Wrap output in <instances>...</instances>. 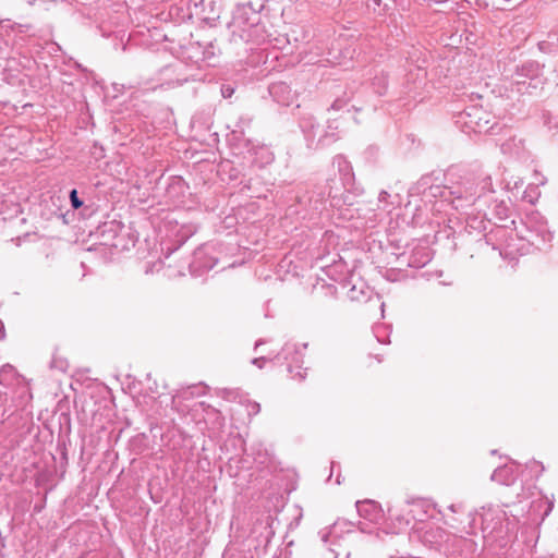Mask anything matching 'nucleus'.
Here are the masks:
<instances>
[{"instance_id": "1", "label": "nucleus", "mask_w": 558, "mask_h": 558, "mask_svg": "<svg viewBox=\"0 0 558 558\" xmlns=\"http://www.w3.org/2000/svg\"><path fill=\"white\" fill-rule=\"evenodd\" d=\"M493 193V182L489 175L476 177L470 172L460 173L450 170L446 174V184H432L430 177H423L412 187L410 195H423L424 201L440 198L450 203L457 210H464L472 206L481 209V204H486L487 197Z\"/></svg>"}, {"instance_id": "2", "label": "nucleus", "mask_w": 558, "mask_h": 558, "mask_svg": "<svg viewBox=\"0 0 558 558\" xmlns=\"http://www.w3.org/2000/svg\"><path fill=\"white\" fill-rule=\"evenodd\" d=\"M335 180H328L324 185H316L311 191L305 192L298 197V205L292 210L303 220H312L319 216L327 208V203L331 207H341L342 205H352L349 195L343 199L333 192Z\"/></svg>"}, {"instance_id": "3", "label": "nucleus", "mask_w": 558, "mask_h": 558, "mask_svg": "<svg viewBox=\"0 0 558 558\" xmlns=\"http://www.w3.org/2000/svg\"><path fill=\"white\" fill-rule=\"evenodd\" d=\"M544 65L537 61H525L515 65L507 78V90L518 96H535L543 90L546 84Z\"/></svg>"}, {"instance_id": "4", "label": "nucleus", "mask_w": 558, "mask_h": 558, "mask_svg": "<svg viewBox=\"0 0 558 558\" xmlns=\"http://www.w3.org/2000/svg\"><path fill=\"white\" fill-rule=\"evenodd\" d=\"M525 231L521 239L537 250H544L549 246L553 240V233L549 231L546 221L538 214H532L523 222Z\"/></svg>"}, {"instance_id": "5", "label": "nucleus", "mask_w": 558, "mask_h": 558, "mask_svg": "<svg viewBox=\"0 0 558 558\" xmlns=\"http://www.w3.org/2000/svg\"><path fill=\"white\" fill-rule=\"evenodd\" d=\"M482 518V532L486 543L497 542L500 539V546H505L504 542L505 530L502 522L506 513L499 507L482 508V512L478 513Z\"/></svg>"}, {"instance_id": "6", "label": "nucleus", "mask_w": 558, "mask_h": 558, "mask_svg": "<svg viewBox=\"0 0 558 558\" xmlns=\"http://www.w3.org/2000/svg\"><path fill=\"white\" fill-rule=\"evenodd\" d=\"M305 349L306 344L286 343L276 356L278 361L283 359L288 362V372L291 374V378L298 381L304 380L307 374L306 369L302 367Z\"/></svg>"}, {"instance_id": "7", "label": "nucleus", "mask_w": 558, "mask_h": 558, "mask_svg": "<svg viewBox=\"0 0 558 558\" xmlns=\"http://www.w3.org/2000/svg\"><path fill=\"white\" fill-rule=\"evenodd\" d=\"M263 7L258 4V8H255L252 2L238 5L233 12L232 24L243 32L257 27L260 22L259 11Z\"/></svg>"}, {"instance_id": "8", "label": "nucleus", "mask_w": 558, "mask_h": 558, "mask_svg": "<svg viewBox=\"0 0 558 558\" xmlns=\"http://www.w3.org/2000/svg\"><path fill=\"white\" fill-rule=\"evenodd\" d=\"M218 257L215 255L213 245H205L194 252L193 260L190 264V271L197 276L203 271L213 269L218 264Z\"/></svg>"}, {"instance_id": "9", "label": "nucleus", "mask_w": 558, "mask_h": 558, "mask_svg": "<svg viewBox=\"0 0 558 558\" xmlns=\"http://www.w3.org/2000/svg\"><path fill=\"white\" fill-rule=\"evenodd\" d=\"M487 116L482 108L471 107L460 113V119L471 131L482 133L490 129Z\"/></svg>"}, {"instance_id": "10", "label": "nucleus", "mask_w": 558, "mask_h": 558, "mask_svg": "<svg viewBox=\"0 0 558 558\" xmlns=\"http://www.w3.org/2000/svg\"><path fill=\"white\" fill-rule=\"evenodd\" d=\"M485 205L482 203L481 209L477 206H473L474 208L471 211L464 209L465 230L470 234L473 232L484 233L490 225V218H487L488 214L484 211Z\"/></svg>"}, {"instance_id": "11", "label": "nucleus", "mask_w": 558, "mask_h": 558, "mask_svg": "<svg viewBox=\"0 0 558 558\" xmlns=\"http://www.w3.org/2000/svg\"><path fill=\"white\" fill-rule=\"evenodd\" d=\"M276 519L270 514H265L257 519L253 525L252 534L256 535L258 546L267 547L275 535L274 522Z\"/></svg>"}, {"instance_id": "12", "label": "nucleus", "mask_w": 558, "mask_h": 558, "mask_svg": "<svg viewBox=\"0 0 558 558\" xmlns=\"http://www.w3.org/2000/svg\"><path fill=\"white\" fill-rule=\"evenodd\" d=\"M300 128L305 137L307 147H317V141L319 135H322L323 130L320 129V125L317 123L315 117L312 114H304L300 119Z\"/></svg>"}, {"instance_id": "13", "label": "nucleus", "mask_w": 558, "mask_h": 558, "mask_svg": "<svg viewBox=\"0 0 558 558\" xmlns=\"http://www.w3.org/2000/svg\"><path fill=\"white\" fill-rule=\"evenodd\" d=\"M518 474V466L514 463H510L497 468L490 478L501 485L510 486L517 481Z\"/></svg>"}, {"instance_id": "14", "label": "nucleus", "mask_w": 558, "mask_h": 558, "mask_svg": "<svg viewBox=\"0 0 558 558\" xmlns=\"http://www.w3.org/2000/svg\"><path fill=\"white\" fill-rule=\"evenodd\" d=\"M251 162L259 168L274 161L272 151L265 145H252L248 149Z\"/></svg>"}, {"instance_id": "15", "label": "nucleus", "mask_w": 558, "mask_h": 558, "mask_svg": "<svg viewBox=\"0 0 558 558\" xmlns=\"http://www.w3.org/2000/svg\"><path fill=\"white\" fill-rule=\"evenodd\" d=\"M269 94L280 105H290L293 100V92L291 87L284 82H276L269 86Z\"/></svg>"}, {"instance_id": "16", "label": "nucleus", "mask_w": 558, "mask_h": 558, "mask_svg": "<svg viewBox=\"0 0 558 558\" xmlns=\"http://www.w3.org/2000/svg\"><path fill=\"white\" fill-rule=\"evenodd\" d=\"M495 191L487 197L485 207L489 209L490 216L502 222L509 218L510 208L505 201L494 198Z\"/></svg>"}, {"instance_id": "17", "label": "nucleus", "mask_w": 558, "mask_h": 558, "mask_svg": "<svg viewBox=\"0 0 558 558\" xmlns=\"http://www.w3.org/2000/svg\"><path fill=\"white\" fill-rule=\"evenodd\" d=\"M355 506L360 517L371 522H377L383 515L379 505L373 500L356 501Z\"/></svg>"}, {"instance_id": "18", "label": "nucleus", "mask_w": 558, "mask_h": 558, "mask_svg": "<svg viewBox=\"0 0 558 558\" xmlns=\"http://www.w3.org/2000/svg\"><path fill=\"white\" fill-rule=\"evenodd\" d=\"M333 166L338 169L344 187H347L354 179L351 163L341 155L333 158Z\"/></svg>"}, {"instance_id": "19", "label": "nucleus", "mask_w": 558, "mask_h": 558, "mask_svg": "<svg viewBox=\"0 0 558 558\" xmlns=\"http://www.w3.org/2000/svg\"><path fill=\"white\" fill-rule=\"evenodd\" d=\"M432 260L430 252L427 247L421 246L412 251L408 259V265L413 268H422Z\"/></svg>"}, {"instance_id": "20", "label": "nucleus", "mask_w": 558, "mask_h": 558, "mask_svg": "<svg viewBox=\"0 0 558 558\" xmlns=\"http://www.w3.org/2000/svg\"><path fill=\"white\" fill-rule=\"evenodd\" d=\"M248 454L252 456L254 462L260 466H267L268 462L270 461V456L262 444L251 446Z\"/></svg>"}, {"instance_id": "21", "label": "nucleus", "mask_w": 558, "mask_h": 558, "mask_svg": "<svg viewBox=\"0 0 558 558\" xmlns=\"http://www.w3.org/2000/svg\"><path fill=\"white\" fill-rule=\"evenodd\" d=\"M539 51L544 53H553L558 50V33L549 32L546 38L537 44Z\"/></svg>"}, {"instance_id": "22", "label": "nucleus", "mask_w": 558, "mask_h": 558, "mask_svg": "<svg viewBox=\"0 0 558 558\" xmlns=\"http://www.w3.org/2000/svg\"><path fill=\"white\" fill-rule=\"evenodd\" d=\"M229 398L239 399V403L246 408V412L248 416H253L259 413L260 405L256 401L250 400L246 396L240 395L239 392H230Z\"/></svg>"}, {"instance_id": "23", "label": "nucleus", "mask_w": 558, "mask_h": 558, "mask_svg": "<svg viewBox=\"0 0 558 558\" xmlns=\"http://www.w3.org/2000/svg\"><path fill=\"white\" fill-rule=\"evenodd\" d=\"M338 129V125H333V122H330L327 126V130L322 131V135H319L317 144L325 146L329 145L330 143L335 142L338 137L335 133V131Z\"/></svg>"}, {"instance_id": "24", "label": "nucleus", "mask_w": 558, "mask_h": 558, "mask_svg": "<svg viewBox=\"0 0 558 558\" xmlns=\"http://www.w3.org/2000/svg\"><path fill=\"white\" fill-rule=\"evenodd\" d=\"M371 293L372 292L368 289H365L364 284H362L360 288H357L356 286H353L348 291V298L351 301L362 302V301H367L369 299Z\"/></svg>"}, {"instance_id": "25", "label": "nucleus", "mask_w": 558, "mask_h": 558, "mask_svg": "<svg viewBox=\"0 0 558 558\" xmlns=\"http://www.w3.org/2000/svg\"><path fill=\"white\" fill-rule=\"evenodd\" d=\"M541 196L539 189L535 184H529L523 193V199L530 204H535Z\"/></svg>"}, {"instance_id": "26", "label": "nucleus", "mask_w": 558, "mask_h": 558, "mask_svg": "<svg viewBox=\"0 0 558 558\" xmlns=\"http://www.w3.org/2000/svg\"><path fill=\"white\" fill-rule=\"evenodd\" d=\"M372 86L378 95H383L388 86L387 75L381 73L380 75H375L372 81Z\"/></svg>"}, {"instance_id": "27", "label": "nucleus", "mask_w": 558, "mask_h": 558, "mask_svg": "<svg viewBox=\"0 0 558 558\" xmlns=\"http://www.w3.org/2000/svg\"><path fill=\"white\" fill-rule=\"evenodd\" d=\"M409 514L403 515V514H399V513H393V511L391 509H389V515L392 520H396L398 521L399 523V526L402 527V526H408L411 522V519L409 518Z\"/></svg>"}, {"instance_id": "28", "label": "nucleus", "mask_w": 558, "mask_h": 558, "mask_svg": "<svg viewBox=\"0 0 558 558\" xmlns=\"http://www.w3.org/2000/svg\"><path fill=\"white\" fill-rule=\"evenodd\" d=\"M4 70L5 71H9V72H21L23 71L21 69V66L19 65V60L15 58V57H10L8 60H7V64L4 66Z\"/></svg>"}, {"instance_id": "29", "label": "nucleus", "mask_w": 558, "mask_h": 558, "mask_svg": "<svg viewBox=\"0 0 558 558\" xmlns=\"http://www.w3.org/2000/svg\"><path fill=\"white\" fill-rule=\"evenodd\" d=\"M19 54H20V58L17 60H19V65L21 66V69L22 70H31L35 63L34 60L25 54H22L21 52Z\"/></svg>"}, {"instance_id": "30", "label": "nucleus", "mask_w": 558, "mask_h": 558, "mask_svg": "<svg viewBox=\"0 0 558 558\" xmlns=\"http://www.w3.org/2000/svg\"><path fill=\"white\" fill-rule=\"evenodd\" d=\"M70 202H71V206L74 209H78V208H81L83 206V201L80 199L76 190H72L70 192Z\"/></svg>"}, {"instance_id": "31", "label": "nucleus", "mask_w": 558, "mask_h": 558, "mask_svg": "<svg viewBox=\"0 0 558 558\" xmlns=\"http://www.w3.org/2000/svg\"><path fill=\"white\" fill-rule=\"evenodd\" d=\"M234 93V88L230 85H223L221 87V95L223 98H230Z\"/></svg>"}, {"instance_id": "32", "label": "nucleus", "mask_w": 558, "mask_h": 558, "mask_svg": "<svg viewBox=\"0 0 558 558\" xmlns=\"http://www.w3.org/2000/svg\"><path fill=\"white\" fill-rule=\"evenodd\" d=\"M344 105H345V101H344V100H342V99H340V98H338V99H336V100L332 102V105H331V107H330V108H331L332 110H340V109H342V108L344 107Z\"/></svg>"}, {"instance_id": "33", "label": "nucleus", "mask_w": 558, "mask_h": 558, "mask_svg": "<svg viewBox=\"0 0 558 558\" xmlns=\"http://www.w3.org/2000/svg\"><path fill=\"white\" fill-rule=\"evenodd\" d=\"M534 175L535 182H533L532 184H535L538 187L539 185H544L546 183V179L543 175H541L537 171H535Z\"/></svg>"}, {"instance_id": "34", "label": "nucleus", "mask_w": 558, "mask_h": 558, "mask_svg": "<svg viewBox=\"0 0 558 558\" xmlns=\"http://www.w3.org/2000/svg\"><path fill=\"white\" fill-rule=\"evenodd\" d=\"M267 359L265 356L255 357L252 360V364L257 366L258 368H262L265 364Z\"/></svg>"}, {"instance_id": "35", "label": "nucleus", "mask_w": 558, "mask_h": 558, "mask_svg": "<svg viewBox=\"0 0 558 558\" xmlns=\"http://www.w3.org/2000/svg\"><path fill=\"white\" fill-rule=\"evenodd\" d=\"M160 265H161L160 262L153 263V264L148 263V264H146L144 271H145V274H150V272L154 271V267H156V266L158 267V270H159L160 269Z\"/></svg>"}, {"instance_id": "36", "label": "nucleus", "mask_w": 558, "mask_h": 558, "mask_svg": "<svg viewBox=\"0 0 558 558\" xmlns=\"http://www.w3.org/2000/svg\"><path fill=\"white\" fill-rule=\"evenodd\" d=\"M329 534H330V532L328 530H322L319 532V536H320V539L323 543H325V544L328 543Z\"/></svg>"}, {"instance_id": "37", "label": "nucleus", "mask_w": 558, "mask_h": 558, "mask_svg": "<svg viewBox=\"0 0 558 558\" xmlns=\"http://www.w3.org/2000/svg\"><path fill=\"white\" fill-rule=\"evenodd\" d=\"M390 197V194L386 191H381L378 195L379 203H386L387 199Z\"/></svg>"}, {"instance_id": "38", "label": "nucleus", "mask_w": 558, "mask_h": 558, "mask_svg": "<svg viewBox=\"0 0 558 558\" xmlns=\"http://www.w3.org/2000/svg\"><path fill=\"white\" fill-rule=\"evenodd\" d=\"M380 331H384V328H383V327H376V328L374 329V332H375V336H376V338H377L378 342H380V343H386V340H385V339H381V338H380V336H379V332H380Z\"/></svg>"}, {"instance_id": "39", "label": "nucleus", "mask_w": 558, "mask_h": 558, "mask_svg": "<svg viewBox=\"0 0 558 558\" xmlns=\"http://www.w3.org/2000/svg\"><path fill=\"white\" fill-rule=\"evenodd\" d=\"M13 371L12 366L10 365H5L1 368L0 371V376H3L4 374L7 373H11Z\"/></svg>"}, {"instance_id": "40", "label": "nucleus", "mask_w": 558, "mask_h": 558, "mask_svg": "<svg viewBox=\"0 0 558 558\" xmlns=\"http://www.w3.org/2000/svg\"><path fill=\"white\" fill-rule=\"evenodd\" d=\"M533 466H535V468H539V473L544 472V470H545V468H544L543 463H541V462H538V461H533V462H532V466H531V468H533Z\"/></svg>"}, {"instance_id": "41", "label": "nucleus", "mask_w": 558, "mask_h": 558, "mask_svg": "<svg viewBox=\"0 0 558 558\" xmlns=\"http://www.w3.org/2000/svg\"><path fill=\"white\" fill-rule=\"evenodd\" d=\"M460 507H461V506L450 505V506H449V509H450V511H452V512H457V511H458V508H460Z\"/></svg>"}, {"instance_id": "42", "label": "nucleus", "mask_w": 558, "mask_h": 558, "mask_svg": "<svg viewBox=\"0 0 558 558\" xmlns=\"http://www.w3.org/2000/svg\"><path fill=\"white\" fill-rule=\"evenodd\" d=\"M263 343H264V341H263V340H258V341H256V343H255V350H257V348H258L260 344H263Z\"/></svg>"}, {"instance_id": "43", "label": "nucleus", "mask_w": 558, "mask_h": 558, "mask_svg": "<svg viewBox=\"0 0 558 558\" xmlns=\"http://www.w3.org/2000/svg\"><path fill=\"white\" fill-rule=\"evenodd\" d=\"M335 468H336V463L331 462V473L333 472Z\"/></svg>"}, {"instance_id": "44", "label": "nucleus", "mask_w": 558, "mask_h": 558, "mask_svg": "<svg viewBox=\"0 0 558 558\" xmlns=\"http://www.w3.org/2000/svg\"><path fill=\"white\" fill-rule=\"evenodd\" d=\"M550 510H551V505L549 504L545 514H547Z\"/></svg>"}, {"instance_id": "45", "label": "nucleus", "mask_w": 558, "mask_h": 558, "mask_svg": "<svg viewBox=\"0 0 558 558\" xmlns=\"http://www.w3.org/2000/svg\"><path fill=\"white\" fill-rule=\"evenodd\" d=\"M496 231H497V233L505 232V230H504V229H501V228H498Z\"/></svg>"}, {"instance_id": "46", "label": "nucleus", "mask_w": 558, "mask_h": 558, "mask_svg": "<svg viewBox=\"0 0 558 558\" xmlns=\"http://www.w3.org/2000/svg\"><path fill=\"white\" fill-rule=\"evenodd\" d=\"M484 238H485V240H486V243H488V242H489V240H490V238H488V236H487V234H484Z\"/></svg>"}, {"instance_id": "47", "label": "nucleus", "mask_w": 558, "mask_h": 558, "mask_svg": "<svg viewBox=\"0 0 558 558\" xmlns=\"http://www.w3.org/2000/svg\"><path fill=\"white\" fill-rule=\"evenodd\" d=\"M340 475L337 476V484H340Z\"/></svg>"}, {"instance_id": "48", "label": "nucleus", "mask_w": 558, "mask_h": 558, "mask_svg": "<svg viewBox=\"0 0 558 558\" xmlns=\"http://www.w3.org/2000/svg\"><path fill=\"white\" fill-rule=\"evenodd\" d=\"M376 4H379L380 0H373Z\"/></svg>"}, {"instance_id": "49", "label": "nucleus", "mask_w": 558, "mask_h": 558, "mask_svg": "<svg viewBox=\"0 0 558 558\" xmlns=\"http://www.w3.org/2000/svg\"><path fill=\"white\" fill-rule=\"evenodd\" d=\"M244 187H246L247 190H251V185L250 184L245 185Z\"/></svg>"}]
</instances>
